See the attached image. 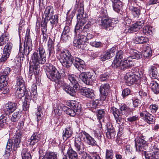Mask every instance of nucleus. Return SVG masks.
Listing matches in <instances>:
<instances>
[{
  "label": "nucleus",
  "mask_w": 159,
  "mask_h": 159,
  "mask_svg": "<svg viewBox=\"0 0 159 159\" xmlns=\"http://www.w3.org/2000/svg\"><path fill=\"white\" fill-rule=\"evenodd\" d=\"M78 156L76 152L71 148H69L67 152V156H64L63 159H77Z\"/></svg>",
  "instance_id": "nucleus-20"
},
{
  "label": "nucleus",
  "mask_w": 159,
  "mask_h": 159,
  "mask_svg": "<svg viewBox=\"0 0 159 159\" xmlns=\"http://www.w3.org/2000/svg\"><path fill=\"white\" fill-rule=\"evenodd\" d=\"M11 72V69L9 67H6L3 71L2 74L8 77V76Z\"/></svg>",
  "instance_id": "nucleus-64"
},
{
  "label": "nucleus",
  "mask_w": 159,
  "mask_h": 159,
  "mask_svg": "<svg viewBox=\"0 0 159 159\" xmlns=\"http://www.w3.org/2000/svg\"><path fill=\"white\" fill-rule=\"evenodd\" d=\"M149 72L150 74H151L153 78L155 79L157 77V68L155 66H150L149 69Z\"/></svg>",
  "instance_id": "nucleus-35"
},
{
  "label": "nucleus",
  "mask_w": 159,
  "mask_h": 159,
  "mask_svg": "<svg viewBox=\"0 0 159 159\" xmlns=\"http://www.w3.org/2000/svg\"><path fill=\"white\" fill-rule=\"evenodd\" d=\"M152 27L149 26H145L143 28V33L147 35H152Z\"/></svg>",
  "instance_id": "nucleus-36"
},
{
  "label": "nucleus",
  "mask_w": 159,
  "mask_h": 159,
  "mask_svg": "<svg viewBox=\"0 0 159 159\" xmlns=\"http://www.w3.org/2000/svg\"><path fill=\"white\" fill-rule=\"evenodd\" d=\"M61 85L62 86L63 89L64 91L72 96L75 95L76 92L78 88L77 85L74 86L73 85V87H70L66 84H63L62 83Z\"/></svg>",
  "instance_id": "nucleus-8"
},
{
  "label": "nucleus",
  "mask_w": 159,
  "mask_h": 159,
  "mask_svg": "<svg viewBox=\"0 0 159 159\" xmlns=\"http://www.w3.org/2000/svg\"><path fill=\"white\" fill-rule=\"evenodd\" d=\"M20 116V112L19 111H16L13 114L11 120L12 122H16L19 119Z\"/></svg>",
  "instance_id": "nucleus-46"
},
{
  "label": "nucleus",
  "mask_w": 159,
  "mask_h": 159,
  "mask_svg": "<svg viewBox=\"0 0 159 159\" xmlns=\"http://www.w3.org/2000/svg\"><path fill=\"white\" fill-rule=\"evenodd\" d=\"M116 134L114 129L112 125H109L107 127V131L106 132L107 137L108 139L114 138Z\"/></svg>",
  "instance_id": "nucleus-24"
},
{
  "label": "nucleus",
  "mask_w": 159,
  "mask_h": 159,
  "mask_svg": "<svg viewBox=\"0 0 159 159\" xmlns=\"http://www.w3.org/2000/svg\"><path fill=\"white\" fill-rule=\"evenodd\" d=\"M134 42L136 44L140 43L143 44L146 43L149 41V39L146 37L140 36L138 37H135L134 39Z\"/></svg>",
  "instance_id": "nucleus-26"
},
{
  "label": "nucleus",
  "mask_w": 159,
  "mask_h": 159,
  "mask_svg": "<svg viewBox=\"0 0 159 159\" xmlns=\"http://www.w3.org/2000/svg\"><path fill=\"white\" fill-rule=\"evenodd\" d=\"M150 86L152 91L155 93H159V85L156 81L153 80L151 81Z\"/></svg>",
  "instance_id": "nucleus-32"
},
{
  "label": "nucleus",
  "mask_w": 159,
  "mask_h": 159,
  "mask_svg": "<svg viewBox=\"0 0 159 159\" xmlns=\"http://www.w3.org/2000/svg\"><path fill=\"white\" fill-rule=\"evenodd\" d=\"M75 35L73 41L74 46L76 47L79 48L81 47V45L84 41V35H81L80 33L79 34L75 32Z\"/></svg>",
  "instance_id": "nucleus-10"
},
{
  "label": "nucleus",
  "mask_w": 159,
  "mask_h": 159,
  "mask_svg": "<svg viewBox=\"0 0 159 159\" xmlns=\"http://www.w3.org/2000/svg\"><path fill=\"white\" fill-rule=\"evenodd\" d=\"M32 50V49H29L28 48H25L24 47V48L23 50V52H21L20 53V55L21 57H22L23 55V54L26 56L28 55L30 53V51Z\"/></svg>",
  "instance_id": "nucleus-59"
},
{
  "label": "nucleus",
  "mask_w": 159,
  "mask_h": 159,
  "mask_svg": "<svg viewBox=\"0 0 159 159\" xmlns=\"http://www.w3.org/2000/svg\"><path fill=\"white\" fill-rule=\"evenodd\" d=\"M12 44L11 43H7L4 47L3 51L5 52H8L10 54L12 48Z\"/></svg>",
  "instance_id": "nucleus-54"
},
{
  "label": "nucleus",
  "mask_w": 159,
  "mask_h": 159,
  "mask_svg": "<svg viewBox=\"0 0 159 159\" xmlns=\"http://www.w3.org/2000/svg\"><path fill=\"white\" fill-rule=\"evenodd\" d=\"M6 85V83L4 84L0 83V91H2V93L4 94L8 92L9 89Z\"/></svg>",
  "instance_id": "nucleus-47"
},
{
  "label": "nucleus",
  "mask_w": 159,
  "mask_h": 159,
  "mask_svg": "<svg viewBox=\"0 0 159 159\" xmlns=\"http://www.w3.org/2000/svg\"><path fill=\"white\" fill-rule=\"evenodd\" d=\"M42 111L41 108H38V111L36 112L37 119L38 121L41 120L43 115Z\"/></svg>",
  "instance_id": "nucleus-58"
},
{
  "label": "nucleus",
  "mask_w": 159,
  "mask_h": 159,
  "mask_svg": "<svg viewBox=\"0 0 159 159\" xmlns=\"http://www.w3.org/2000/svg\"><path fill=\"white\" fill-rule=\"evenodd\" d=\"M139 29V28L135 23L132 25L130 28V33H133L135 32Z\"/></svg>",
  "instance_id": "nucleus-63"
},
{
  "label": "nucleus",
  "mask_w": 159,
  "mask_h": 159,
  "mask_svg": "<svg viewBox=\"0 0 159 159\" xmlns=\"http://www.w3.org/2000/svg\"><path fill=\"white\" fill-rule=\"evenodd\" d=\"M141 54L140 52L135 50H130V57L132 59H138L140 58Z\"/></svg>",
  "instance_id": "nucleus-33"
},
{
  "label": "nucleus",
  "mask_w": 159,
  "mask_h": 159,
  "mask_svg": "<svg viewBox=\"0 0 159 159\" xmlns=\"http://www.w3.org/2000/svg\"><path fill=\"white\" fill-rule=\"evenodd\" d=\"M58 57L62 65L65 67H69L73 63V57L67 50L61 51Z\"/></svg>",
  "instance_id": "nucleus-2"
},
{
  "label": "nucleus",
  "mask_w": 159,
  "mask_h": 159,
  "mask_svg": "<svg viewBox=\"0 0 159 159\" xmlns=\"http://www.w3.org/2000/svg\"><path fill=\"white\" fill-rule=\"evenodd\" d=\"M7 119L6 116L3 115L0 117V130L4 127L6 124Z\"/></svg>",
  "instance_id": "nucleus-41"
},
{
  "label": "nucleus",
  "mask_w": 159,
  "mask_h": 159,
  "mask_svg": "<svg viewBox=\"0 0 159 159\" xmlns=\"http://www.w3.org/2000/svg\"><path fill=\"white\" fill-rule=\"evenodd\" d=\"M17 85L19 87L25 86V82L23 78L21 76L17 77L16 81Z\"/></svg>",
  "instance_id": "nucleus-51"
},
{
  "label": "nucleus",
  "mask_w": 159,
  "mask_h": 159,
  "mask_svg": "<svg viewBox=\"0 0 159 159\" xmlns=\"http://www.w3.org/2000/svg\"><path fill=\"white\" fill-rule=\"evenodd\" d=\"M71 104V108L75 111L77 115H80L81 113V108L80 104L75 101H72L70 103Z\"/></svg>",
  "instance_id": "nucleus-21"
},
{
  "label": "nucleus",
  "mask_w": 159,
  "mask_h": 159,
  "mask_svg": "<svg viewBox=\"0 0 159 159\" xmlns=\"http://www.w3.org/2000/svg\"><path fill=\"white\" fill-rule=\"evenodd\" d=\"M80 93L83 96L89 98H94L95 95L92 89L83 87L80 89Z\"/></svg>",
  "instance_id": "nucleus-11"
},
{
  "label": "nucleus",
  "mask_w": 159,
  "mask_h": 159,
  "mask_svg": "<svg viewBox=\"0 0 159 159\" xmlns=\"http://www.w3.org/2000/svg\"><path fill=\"white\" fill-rule=\"evenodd\" d=\"M131 14L134 17L138 18L140 14V10L136 8L133 7L131 9Z\"/></svg>",
  "instance_id": "nucleus-45"
},
{
  "label": "nucleus",
  "mask_w": 159,
  "mask_h": 159,
  "mask_svg": "<svg viewBox=\"0 0 159 159\" xmlns=\"http://www.w3.org/2000/svg\"><path fill=\"white\" fill-rule=\"evenodd\" d=\"M63 106L62 105V106L60 105H57L56 107H53L54 112L56 115L60 116L61 115Z\"/></svg>",
  "instance_id": "nucleus-40"
},
{
  "label": "nucleus",
  "mask_w": 159,
  "mask_h": 159,
  "mask_svg": "<svg viewBox=\"0 0 159 159\" xmlns=\"http://www.w3.org/2000/svg\"><path fill=\"white\" fill-rule=\"evenodd\" d=\"M109 84L107 83L102 84L101 86L99 89L100 92L102 96H104L103 97H101L102 100H104L106 99V96L109 91Z\"/></svg>",
  "instance_id": "nucleus-13"
},
{
  "label": "nucleus",
  "mask_w": 159,
  "mask_h": 159,
  "mask_svg": "<svg viewBox=\"0 0 159 159\" xmlns=\"http://www.w3.org/2000/svg\"><path fill=\"white\" fill-rule=\"evenodd\" d=\"M42 159H57V155L53 152L46 154Z\"/></svg>",
  "instance_id": "nucleus-50"
},
{
  "label": "nucleus",
  "mask_w": 159,
  "mask_h": 159,
  "mask_svg": "<svg viewBox=\"0 0 159 159\" xmlns=\"http://www.w3.org/2000/svg\"><path fill=\"white\" fill-rule=\"evenodd\" d=\"M68 80L74 85H77V87L79 86L78 84V79L75 75L74 74H69L68 75Z\"/></svg>",
  "instance_id": "nucleus-27"
},
{
  "label": "nucleus",
  "mask_w": 159,
  "mask_h": 159,
  "mask_svg": "<svg viewBox=\"0 0 159 159\" xmlns=\"http://www.w3.org/2000/svg\"><path fill=\"white\" fill-rule=\"evenodd\" d=\"M62 110L65 111L66 114L71 116H74L76 114V113L73 109L68 108L65 106H63Z\"/></svg>",
  "instance_id": "nucleus-34"
},
{
  "label": "nucleus",
  "mask_w": 159,
  "mask_h": 159,
  "mask_svg": "<svg viewBox=\"0 0 159 159\" xmlns=\"http://www.w3.org/2000/svg\"><path fill=\"white\" fill-rule=\"evenodd\" d=\"M48 49L49 51V55L53 53L54 50V43L52 39L49 38L48 42Z\"/></svg>",
  "instance_id": "nucleus-39"
},
{
  "label": "nucleus",
  "mask_w": 159,
  "mask_h": 159,
  "mask_svg": "<svg viewBox=\"0 0 159 159\" xmlns=\"http://www.w3.org/2000/svg\"><path fill=\"white\" fill-rule=\"evenodd\" d=\"M111 111L114 115L116 122L119 124H120L121 121L120 116L121 114V112H120L118 109L114 107H113L111 108Z\"/></svg>",
  "instance_id": "nucleus-19"
},
{
  "label": "nucleus",
  "mask_w": 159,
  "mask_h": 159,
  "mask_svg": "<svg viewBox=\"0 0 159 159\" xmlns=\"http://www.w3.org/2000/svg\"><path fill=\"white\" fill-rule=\"evenodd\" d=\"M82 139L80 137V134L79 137L75 138V146L76 150L79 152V154L82 152L83 147L82 146V144L81 142Z\"/></svg>",
  "instance_id": "nucleus-18"
},
{
  "label": "nucleus",
  "mask_w": 159,
  "mask_h": 159,
  "mask_svg": "<svg viewBox=\"0 0 159 159\" xmlns=\"http://www.w3.org/2000/svg\"><path fill=\"white\" fill-rule=\"evenodd\" d=\"M97 112V119L100 121L105 115V111L103 109L97 110L96 112Z\"/></svg>",
  "instance_id": "nucleus-49"
},
{
  "label": "nucleus",
  "mask_w": 159,
  "mask_h": 159,
  "mask_svg": "<svg viewBox=\"0 0 159 159\" xmlns=\"http://www.w3.org/2000/svg\"><path fill=\"white\" fill-rule=\"evenodd\" d=\"M53 10L52 6H47L45 8L43 16H45V18H47L48 16L53 15L54 13Z\"/></svg>",
  "instance_id": "nucleus-30"
},
{
  "label": "nucleus",
  "mask_w": 159,
  "mask_h": 159,
  "mask_svg": "<svg viewBox=\"0 0 159 159\" xmlns=\"http://www.w3.org/2000/svg\"><path fill=\"white\" fill-rule=\"evenodd\" d=\"M47 75L48 78L52 81L60 84L61 81V76L56 67L52 65H50L47 73Z\"/></svg>",
  "instance_id": "nucleus-3"
},
{
  "label": "nucleus",
  "mask_w": 159,
  "mask_h": 159,
  "mask_svg": "<svg viewBox=\"0 0 159 159\" xmlns=\"http://www.w3.org/2000/svg\"><path fill=\"white\" fill-rule=\"evenodd\" d=\"M116 50L117 49L116 47L112 48L103 55L101 56L100 58V60L104 61L106 60L110 59L114 55Z\"/></svg>",
  "instance_id": "nucleus-9"
},
{
  "label": "nucleus",
  "mask_w": 159,
  "mask_h": 159,
  "mask_svg": "<svg viewBox=\"0 0 159 159\" xmlns=\"http://www.w3.org/2000/svg\"><path fill=\"white\" fill-rule=\"evenodd\" d=\"M69 34L62 33L61 37V39L63 42H66L70 39Z\"/></svg>",
  "instance_id": "nucleus-60"
},
{
  "label": "nucleus",
  "mask_w": 159,
  "mask_h": 159,
  "mask_svg": "<svg viewBox=\"0 0 159 159\" xmlns=\"http://www.w3.org/2000/svg\"><path fill=\"white\" fill-rule=\"evenodd\" d=\"M91 45L96 48H101L102 47L103 44L100 42L95 41L91 43Z\"/></svg>",
  "instance_id": "nucleus-62"
},
{
  "label": "nucleus",
  "mask_w": 159,
  "mask_h": 159,
  "mask_svg": "<svg viewBox=\"0 0 159 159\" xmlns=\"http://www.w3.org/2000/svg\"><path fill=\"white\" fill-rule=\"evenodd\" d=\"M80 137L82 139V141L89 145L93 146L97 144L96 140L88 133L84 131L80 133Z\"/></svg>",
  "instance_id": "nucleus-5"
},
{
  "label": "nucleus",
  "mask_w": 159,
  "mask_h": 159,
  "mask_svg": "<svg viewBox=\"0 0 159 159\" xmlns=\"http://www.w3.org/2000/svg\"><path fill=\"white\" fill-rule=\"evenodd\" d=\"M82 61H84L79 58H75V61L74 63V65L75 67L76 68H77L81 65Z\"/></svg>",
  "instance_id": "nucleus-57"
},
{
  "label": "nucleus",
  "mask_w": 159,
  "mask_h": 159,
  "mask_svg": "<svg viewBox=\"0 0 159 159\" xmlns=\"http://www.w3.org/2000/svg\"><path fill=\"white\" fill-rule=\"evenodd\" d=\"M113 152L112 150H106V159H112L113 158Z\"/></svg>",
  "instance_id": "nucleus-52"
},
{
  "label": "nucleus",
  "mask_w": 159,
  "mask_h": 159,
  "mask_svg": "<svg viewBox=\"0 0 159 159\" xmlns=\"http://www.w3.org/2000/svg\"><path fill=\"white\" fill-rule=\"evenodd\" d=\"M75 9H78V11L79 12L77 16V21L78 22L80 19H81L83 18V14L84 13V5L83 2H78L75 6Z\"/></svg>",
  "instance_id": "nucleus-14"
},
{
  "label": "nucleus",
  "mask_w": 159,
  "mask_h": 159,
  "mask_svg": "<svg viewBox=\"0 0 159 159\" xmlns=\"http://www.w3.org/2000/svg\"><path fill=\"white\" fill-rule=\"evenodd\" d=\"M25 86L19 87L15 93L16 97L18 98H21L25 95Z\"/></svg>",
  "instance_id": "nucleus-25"
},
{
  "label": "nucleus",
  "mask_w": 159,
  "mask_h": 159,
  "mask_svg": "<svg viewBox=\"0 0 159 159\" xmlns=\"http://www.w3.org/2000/svg\"><path fill=\"white\" fill-rule=\"evenodd\" d=\"M92 76L91 74L88 72H82L79 75V77L82 81L88 85H90L93 81Z\"/></svg>",
  "instance_id": "nucleus-7"
},
{
  "label": "nucleus",
  "mask_w": 159,
  "mask_h": 159,
  "mask_svg": "<svg viewBox=\"0 0 159 159\" xmlns=\"http://www.w3.org/2000/svg\"><path fill=\"white\" fill-rule=\"evenodd\" d=\"M122 61V60L115 58L112 63V66L115 68H118L121 69Z\"/></svg>",
  "instance_id": "nucleus-43"
},
{
  "label": "nucleus",
  "mask_w": 159,
  "mask_h": 159,
  "mask_svg": "<svg viewBox=\"0 0 159 159\" xmlns=\"http://www.w3.org/2000/svg\"><path fill=\"white\" fill-rule=\"evenodd\" d=\"M129 60L126 58H125L123 61H121V69H124L125 68H126L129 67Z\"/></svg>",
  "instance_id": "nucleus-53"
},
{
  "label": "nucleus",
  "mask_w": 159,
  "mask_h": 159,
  "mask_svg": "<svg viewBox=\"0 0 159 159\" xmlns=\"http://www.w3.org/2000/svg\"><path fill=\"white\" fill-rule=\"evenodd\" d=\"M87 21L86 17H83L81 19V21H79L75 27V33L79 34L82 31V26Z\"/></svg>",
  "instance_id": "nucleus-17"
},
{
  "label": "nucleus",
  "mask_w": 159,
  "mask_h": 159,
  "mask_svg": "<svg viewBox=\"0 0 159 159\" xmlns=\"http://www.w3.org/2000/svg\"><path fill=\"white\" fill-rule=\"evenodd\" d=\"M13 144L12 140L11 139H8L7 144L5 155L7 157H9L10 155V152L12 149Z\"/></svg>",
  "instance_id": "nucleus-28"
},
{
  "label": "nucleus",
  "mask_w": 159,
  "mask_h": 159,
  "mask_svg": "<svg viewBox=\"0 0 159 159\" xmlns=\"http://www.w3.org/2000/svg\"><path fill=\"white\" fill-rule=\"evenodd\" d=\"M109 74L105 73L100 75V80L101 81H107L109 78Z\"/></svg>",
  "instance_id": "nucleus-56"
},
{
  "label": "nucleus",
  "mask_w": 159,
  "mask_h": 159,
  "mask_svg": "<svg viewBox=\"0 0 159 159\" xmlns=\"http://www.w3.org/2000/svg\"><path fill=\"white\" fill-rule=\"evenodd\" d=\"M146 159H159V150L156 146H151L150 151L144 152Z\"/></svg>",
  "instance_id": "nucleus-6"
},
{
  "label": "nucleus",
  "mask_w": 159,
  "mask_h": 159,
  "mask_svg": "<svg viewBox=\"0 0 159 159\" xmlns=\"http://www.w3.org/2000/svg\"><path fill=\"white\" fill-rule=\"evenodd\" d=\"M37 52H34L31 57L32 62L29 68V76L31 78L33 73L35 75H37L39 71V64H44L46 60V54L43 47L39 46L36 50Z\"/></svg>",
  "instance_id": "nucleus-1"
},
{
  "label": "nucleus",
  "mask_w": 159,
  "mask_h": 159,
  "mask_svg": "<svg viewBox=\"0 0 159 159\" xmlns=\"http://www.w3.org/2000/svg\"><path fill=\"white\" fill-rule=\"evenodd\" d=\"M10 54L8 52H3L2 57L0 58V62H4L7 60V58L9 57Z\"/></svg>",
  "instance_id": "nucleus-55"
},
{
  "label": "nucleus",
  "mask_w": 159,
  "mask_h": 159,
  "mask_svg": "<svg viewBox=\"0 0 159 159\" xmlns=\"http://www.w3.org/2000/svg\"><path fill=\"white\" fill-rule=\"evenodd\" d=\"M152 50L151 48L148 46L145 45L143 49V55L146 57H151L152 56Z\"/></svg>",
  "instance_id": "nucleus-31"
},
{
  "label": "nucleus",
  "mask_w": 159,
  "mask_h": 159,
  "mask_svg": "<svg viewBox=\"0 0 159 159\" xmlns=\"http://www.w3.org/2000/svg\"><path fill=\"white\" fill-rule=\"evenodd\" d=\"M97 20L102 28L107 30H111L114 25L113 20L107 18L99 17Z\"/></svg>",
  "instance_id": "nucleus-4"
},
{
  "label": "nucleus",
  "mask_w": 159,
  "mask_h": 159,
  "mask_svg": "<svg viewBox=\"0 0 159 159\" xmlns=\"http://www.w3.org/2000/svg\"><path fill=\"white\" fill-rule=\"evenodd\" d=\"M73 129L71 127L65 128L63 132V138L64 140H66L70 137L73 134Z\"/></svg>",
  "instance_id": "nucleus-22"
},
{
  "label": "nucleus",
  "mask_w": 159,
  "mask_h": 159,
  "mask_svg": "<svg viewBox=\"0 0 159 159\" xmlns=\"http://www.w3.org/2000/svg\"><path fill=\"white\" fill-rule=\"evenodd\" d=\"M24 47L28 48L29 49H32V40L30 38L27 37L26 41L24 42Z\"/></svg>",
  "instance_id": "nucleus-48"
},
{
  "label": "nucleus",
  "mask_w": 159,
  "mask_h": 159,
  "mask_svg": "<svg viewBox=\"0 0 159 159\" xmlns=\"http://www.w3.org/2000/svg\"><path fill=\"white\" fill-rule=\"evenodd\" d=\"M21 155L22 159H31V156L29 152L26 148L23 149L22 151Z\"/></svg>",
  "instance_id": "nucleus-38"
},
{
  "label": "nucleus",
  "mask_w": 159,
  "mask_h": 159,
  "mask_svg": "<svg viewBox=\"0 0 159 159\" xmlns=\"http://www.w3.org/2000/svg\"><path fill=\"white\" fill-rule=\"evenodd\" d=\"M45 20L50 21L52 28L53 27L54 25H56L58 22V20L57 16L55 15H51L47 18H45Z\"/></svg>",
  "instance_id": "nucleus-29"
},
{
  "label": "nucleus",
  "mask_w": 159,
  "mask_h": 159,
  "mask_svg": "<svg viewBox=\"0 0 159 159\" xmlns=\"http://www.w3.org/2000/svg\"><path fill=\"white\" fill-rule=\"evenodd\" d=\"M113 10L117 12H119L121 11L122 8V2L121 1H118V2L112 4Z\"/></svg>",
  "instance_id": "nucleus-37"
},
{
  "label": "nucleus",
  "mask_w": 159,
  "mask_h": 159,
  "mask_svg": "<svg viewBox=\"0 0 159 159\" xmlns=\"http://www.w3.org/2000/svg\"><path fill=\"white\" fill-rule=\"evenodd\" d=\"M158 108V106L156 104L151 105L149 107L150 110L151 112L152 113H155L157 111Z\"/></svg>",
  "instance_id": "nucleus-61"
},
{
  "label": "nucleus",
  "mask_w": 159,
  "mask_h": 159,
  "mask_svg": "<svg viewBox=\"0 0 159 159\" xmlns=\"http://www.w3.org/2000/svg\"><path fill=\"white\" fill-rule=\"evenodd\" d=\"M99 104V101L98 100H95L93 101L90 103V107L91 108L92 111L94 112H96L98 105Z\"/></svg>",
  "instance_id": "nucleus-42"
},
{
  "label": "nucleus",
  "mask_w": 159,
  "mask_h": 159,
  "mask_svg": "<svg viewBox=\"0 0 159 159\" xmlns=\"http://www.w3.org/2000/svg\"><path fill=\"white\" fill-rule=\"evenodd\" d=\"M139 76L138 75H135L130 74V84H132L135 83L139 79Z\"/></svg>",
  "instance_id": "nucleus-44"
},
{
  "label": "nucleus",
  "mask_w": 159,
  "mask_h": 159,
  "mask_svg": "<svg viewBox=\"0 0 159 159\" xmlns=\"http://www.w3.org/2000/svg\"><path fill=\"white\" fill-rule=\"evenodd\" d=\"M40 139V134L36 132L34 133L31 137L29 140V142L31 145H34L36 143L38 142Z\"/></svg>",
  "instance_id": "nucleus-23"
},
{
  "label": "nucleus",
  "mask_w": 159,
  "mask_h": 159,
  "mask_svg": "<svg viewBox=\"0 0 159 159\" xmlns=\"http://www.w3.org/2000/svg\"><path fill=\"white\" fill-rule=\"evenodd\" d=\"M140 116L146 122L148 123L152 124L154 122V116L146 111H143L140 113Z\"/></svg>",
  "instance_id": "nucleus-15"
},
{
  "label": "nucleus",
  "mask_w": 159,
  "mask_h": 159,
  "mask_svg": "<svg viewBox=\"0 0 159 159\" xmlns=\"http://www.w3.org/2000/svg\"><path fill=\"white\" fill-rule=\"evenodd\" d=\"M135 146L137 150L139 151H143L147 145L146 141L141 138H137L135 140Z\"/></svg>",
  "instance_id": "nucleus-12"
},
{
  "label": "nucleus",
  "mask_w": 159,
  "mask_h": 159,
  "mask_svg": "<svg viewBox=\"0 0 159 159\" xmlns=\"http://www.w3.org/2000/svg\"><path fill=\"white\" fill-rule=\"evenodd\" d=\"M16 103L10 102L6 104L4 111L6 114H10L14 111L16 109Z\"/></svg>",
  "instance_id": "nucleus-16"
}]
</instances>
